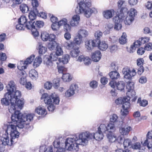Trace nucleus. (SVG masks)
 <instances>
[{"instance_id":"62","label":"nucleus","mask_w":152,"mask_h":152,"mask_svg":"<svg viewBox=\"0 0 152 152\" xmlns=\"http://www.w3.org/2000/svg\"><path fill=\"white\" fill-rule=\"evenodd\" d=\"M89 85L91 88H95L97 87L98 83L96 81L94 80L90 83Z\"/></svg>"},{"instance_id":"30","label":"nucleus","mask_w":152,"mask_h":152,"mask_svg":"<svg viewBox=\"0 0 152 152\" xmlns=\"http://www.w3.org/2000/svg\"><path fill=\"white\" fill-rule=\"evenodd\" d=\"M109 75L112 80H117L120 77V74L116 70L111 71L109 73Z\"/></svg>"},{"instance_id":"35","label":"nucleus","mask_w":152,"mask_h":152,"mask_svg":"<svg viewBox=\"0 0 152 152\" xmlns=\"http://www.w3.org/2000/svg\"><path fill=\"white\" fill-rule=\"evenodd\" d=\"M27 65H26V64L24 63V61H21L17 65V68L18 69V72L25 71L24 69H26L27 67Z\"/></svg>"},{"instance_id":"10","label":"nucleus","mask_w":152,"mask_h":152,"mask_svg":"<svg viewBox=\"0 0 152 152\" xmlns=\"http://www.w3.org/2000/svg\"><path fill=\"white\" fill-rule=\"evenodd\" d=\"M41 37L42 40L45 41H47L48 40L49 41L48 43H53L55 41L56 36L53 34H49L46 32H43L41 34Z\"/></svg>"},{"instance_id":"50","label":"nucleus","mask_w":152,"mask_h":152,"mask_svg":"<svg viewBox=\"0 0 152 152\" xmlns=\"http://www.w3.org/2000/svg\"><path fill=\"white\" fill-rule=\"evenodd\" d=\"M55 142H54V146L55 148H58L56 152H64V148H59L60 147V142L59 141L57 142L56 144H55Z\"/></svg>"},{"instance_id":"27","label":"nucleus","mask_w":152,"mask_h":152,"mask_svg":"<svg viewBox=\"0 0 152 152\" xmlns=\"http://www.w3.org/2000/svg\"><path fill=\"white\" fill-rule=\"evenodd\" d=\"M26 28L28 29H30L31 30L32 34L34 37L36 38L39 35L38 31H37L36 28H35L31 26V25L26 24Z\"/></svg>"},{"instance_id":"57","label":"nucleus","mask_w":152,"mask_h":152,"mask_svg":"<svg viewBox=\"0 0 152 152\" xmlns=\"http://www.w3.org/2000/svg\"><path fill=\"white\" fill-rule=\"evenodd\" d=\"M141 145L139 142H136L132 145V147L134 149H140Z\"/></svg>"},{"instance_id":"51","label":"nucleus","mask_w":152,"mask_h":152,"mask_svg":"<svg viewBox=\"0 0 152 152\" xmlns=\"http://www.w3.org/2000/svg\"><path fill=\"white\" fill-rule=\"evenodd\" d=\"M127 94L129 95L130 97H134V101H135L137 99V97L135 96L136 95V92L134 90V89L131 90L129 92H127Z\"/></svg>"},{"instance_id":"31","label":"nucleus","mask_w":152,"mask_h":152,"mask_svg":"<svg viewBox=\"0 0 152 152\" xmlns=\"http://www.w3.org/2000/svg\"><path fill=\"white\" fill-rule=\"evenodd\" d=\"M132 130V128L130 126H128L126 128L121 127L119 128V132L121 134L124 136L127 135Z\"/></svg>"},{"instance_id":"6","label":"nucleus","mask_w":152,"mask_h":152,"mask_svg":"<svg viewBox=\"0 0 152 152\" xmlns=\"http://www.w3.org/2000/svg\"><path fill=\"white\" fill-rule=\"evenodd\" d=\"M31 4L33 9L29 13L28 17L30 20L29 21L32 22L36 19L37 15H38V10L37 8L39 6V3L37 0H32Z\"/></svg>"},{"instance_id":"16","label":"nucleus","mask_w":152,"mask_h":152,"mask_svg":"<svg viewBox=\"0 0 152 152\" xmlns=\"http://www.w3.org/2000/svg\"><path fill=\"white\" fill-rule=\"evenodd\" d=\"M124 17H122L118 14L114 17L113 18V21L115 23L114 28L117 30H118L121 29L122 28L121 22Z\"/></svg>"},{"instance_id":"3","label":"nucleus","mask_w":152,"mask_h":152,"mask_svg":"<svg viewBox=\"0 0 152 152\" xmlns=\"http://www.w3.org/2000/svg\"><path fill=\"white\" fill-rule=\"evenodd\" d=\"M92 136V134L86 132L80 134L79 138L76 135L73 136L72 137L68 138L65 142V148L69 151H77L79 150L77 141L80 140L83 143L86 144L88 143V140L92 139V138L93 137Z\"/></svg>"},{"instance_id":"61","label":"nucleus","mask_w":152,"mask_h":152,"mask_svg":"<svg viewBox=\"0 0 152 152\" xmlns=\"http://www.w3.org/2000/svg\"><path fill=\"white\" fill-rule=\"evenodd\" d=\"M118 116L115 114H113L111 115L110 117V121L113 123L117 121Z\"/></svg>"},{"instance_id":"58","label":"nucleus","mask_w":152,"mask_h":152,"mask_svg":"<svg viewBox=\"0 0 152 152\" xmlns=\"http://www.w3.org/2000/svg\"><path fill=\"white\" fill-rule=\"evenodd\" d=\"M144 47L145 50L147 51L152 50V43L149 42L147 43L145 45Z\"/></svg>"},{"instance_id":"32","label":"nucleus","mask_w":152,"mask_h":152,"mask_svg":"<svg viewBox=\"0 0 152 152\" xmlns=\"http://www.w3.org/2000/svg\"><path fill=\"white\" fill-rule=\"evenodd\" d=\"M27 24L31 25V26L35 28L37 27L40 28L42 27L44 25V23L41 21H37L35 23L34 21H28Z\"/></svg>"},{"instance_id":"64","label":"nucleus","mask_w":152,"mask_h":152,"mask_svg":"<svg viewBox=\"0 0 152 152\" xmlns=\"http://www.w3.org/2000/svg\"><path fill=\"white\" fill-rule=\"evenodd\" d=\"M91 59L88 57H85L84 59V63L86 65H88L91 63Z\"/></svg>"},{"instance_id":"36","label":"nucleus","mask_w":152,"mask_h":152,"mask_svg":"<svg viewBox=\"0 0 152 152\" xmlns=\"http://www.w3.org/2000/svg\"><path fill=\"white\" fill-rule=\"evenodd\" d=\"M36 112L39 115H45L47 114L46 110L40 106H39L35 110Z\"/></svg>"},{"instance_id":"37","label":"nucleus","mask_w":152,"mask_h":152,"mask_svg":"<svg viewBox=\"0 0 152 152\" xmlns=\"http://www.w3.org/2000/svg\"><path fill=\"white\" fill-rule=\"evenodd\" d=\"M19 9L23 13H27L29 11V8L28 6L25 4H20L19 6Z\"/></svg>"},{"instance_id":"45","label":"nucleus","mask_w":152,"mask_h":152,"mask_svg":"<svg viewBox=\"0 0 152 152\" xmlns=\"http://www.w3.org/2000/svg\"><path fill=\"white\" fill-rule=\"evenodd\" d=\"M42 61V58L38 56L36 57L35 58L34 61V66L37 67L39 66V65L41 64Z\"/></svg>"},{"instance_id":"55","label":"nucleus","mask_w":152,"mask_h":152,"mask_svg":"<svg viewBox=\"0 0 152 152\" xmlns=\"http://www.w3.org/2000/svg\"><path fill=\"white\" fill-rule=\"evenodd\" d=\"M53 86V84L50 82L47 81L44 85V88L47 90L50 89Z\"/></svg>"},{"instance_id":"47","label":"nucleus","mask_w":152,"mask_h":152,"mask_svg":"<svg viewBox=\"0 0 152 152\" xmlns=\"http://www.w3.org/2000/svg\"><path fill=\"white\" fill-rule=\"evenodd\" d=\"M137 102L139 103L140 106L145 107L148 104V101L145 99L141 100V98H138L137 100Z\"/></svg>"},{"instance_id":"56","label":"nucleus","mask_w":152,"mask_h":152,"mask_svg":"<svg viewBox=\"0 0 152 152\" xmlns=\"http://www.w3.org/2000/svg\"><path fill=\"white\" fill-rule=\"evenodd\" d=\"M144 61V60L142 58H138L137 60V65L139 67L143 66V64Z\"/></svg>"},{"instance_id":"38","label":"nucleus","mask_w":152,"mask_h":152,"mask_svg":"<svg viewBox=\"0 0 152 152\" xmlns=\"http://www.w3.org/2000/svg\"><path fill=\"white\" fill-rule=\"evenodd\" d=\"M70 58L69 55L66 54L62 56V58H59L58 61L60 62H61L64 64H66L68 63Z\"/></svg>"},{"instance_id":"17","label":"nucleus","mask_w":152,"mask_h":152,"mask_svg":"<svg viewBox=\"0 0 152 152\" xmlns=\"http://www.w3.org/2000/svg\"><path fill=\"white\" fill-rule=\"evenodd\" d=\"M56 54H53V53L50 54L49 58L46 59L45 63L47 66L49 68L52 69L53 68V64L52 61H54L57 60L58 56Z\"/></svg>"},{"instance_id":"9","label":"nucleus","mask_w":152,"mask_h":152,"mask_svg":"<svg viewBox=\"0 0 152 152\" xmlns=\"http://www.w3.org/2000/svg\"><path fill=\"white\" fill-rule=\"evenodd\" d=\"M124 77L126 79L131 80L132 77L135 76L137 72L134 69H132L128 67H125L123 70Z\"/></svg>"},{"instance_id":"5","label":"nucleus","mask_w":152,"mask_h":152,"mask_svg":"<svg viewBox=\"0 0 152 152\" xmlns=\"http://www.w3.org/2000/svg\"><path fill=\"white\" fill-rule=\"evenodd\" d=\"M79 5V7H77L75 10L76 13L80 14L84 13L86 17L89 18L93 12V10L89 8L91 5V3L86 0L84 2L80 1Z\"/></svg>"},{"instance_id":"29","label":"nucleus","mask_w":152,"mask_h":152,"mask_svg":"<svg viewBox=\"0 0 152 152\" xmlns=\"http://www.w3.org/2000/svg\"><path fill=\"white\" fill-rule=\"evenodd\" d=\"M80 20V16L77 15H74L71 20L70 24L72 26H75L77 25Z\"/></svg>"},{"instance_id":"28","label":"nucleus","mask_w":152,"mask_h":152,"mask_svg":"<svg viewBox=\"0 0 152 152\" xmlns=\"http://www.w3.org/2000/svg\"><path fill=\"white\" fill-rule=\"evenodd\" d=\"M92 135L93 136L92 139H95L96 140L100 141L104 137V135L103 133L101 132V131L98 130V131L95 133H91Z\"/></svg>"},{"instance_id":"44","label":"nucleus","mask_w":152,"mask_h":152,"mask_svg":"<svg viewBox=\"0 0 152 152\" xmlns=\"http://www.w3.org/2000/svg\"><path fill=\"white\" fill-rule=\"evenodd\" d=\"M126 35L125 33H123L122 35L119 39V42L121 44H124L127 41Z\"/></svg>"},{"instance_id":"34","label":"nucleus","mask_w":152,"mask_h":152,"mask_svg":"<svg viewBox=\"0 0 152 152\" xmlns=\"http://www.w3.org/2000/svg\"><path fill=\"white\" fill-rule=\"evenodd\" d=\"M8 94V92H7L5 94V98L2 99L1 100V102L3 105L7 106L10 104V99L9 96Z\"/></svg>"},{"instance_id":"40","label":"nucleus","mask_w":152,"mask_h":152,"mask_svg":"<svg viewBox=\"0 0 152 152\" xmlns=\"http://www.w3.org/2000/svg\"><path fill=\"white\" fill-rule=\"evenodd\" d=\"M77 35L80 37H81L82 38L83 37H86L88 35V32L85 30L80 29L78 31Z\"/></svg>"},{"instance_id":"4","label":"nucleus","mask_w":152,"mask_h":152,"mask_svg":"<svg viewBox=\"0 0 152 152\" xmlns=\"http://www.w3.org/2000/svg\"><path fill=\"white\" fill-rule=\"evenodd\" d=\"M41 99L43 100L44 103L49 105L48 109L49 111H53L55 109L54 104H58L60 102L59 98L55 94L49 95L47 93L43 94Z\"/></svg>"},{"instance_id":"41","label":"nucleus","mask_w":152,"mask_h":152,"mask_svg":"<svg viewBox=\"0 0 152 152\" xmlns=\"http://www.w3.org/2000/svg\"><path fill=\"white\" fill-rule=\"evenodd\" d=\"M103 35V33L101 31L98 30L95 32L94 36L95 38L94 40H96L97 42H100V39L102 37Z\"/></svg>"},{"instance_id":"7","label":"nucleus","mask_w":152,"mask_h":152,"mask_svg":"<svg viewBox=\"0 0 152 152\" xmlns=\"http://www.w3.org/2000/svg\"><path fill=\"white\" fill-rule=\"evenodd\" d=\"M150 40V38L147 37H141L137 41H135L133 45L131 46L130 52H133L134 48L139 47L142 45L146 44Z\"/></svg>"},{"instance_id":"19","label":"nucleus","mask_w":152,"mask_h":152,"mask_svg":"<svg viewBox=\"0 0 152 152\" xmlns=\"http://www.w3.org/2000/svg\"><path fill=\"white\" fill-rule=\"evenodd\" d=\"M83 42L82 38L81 37L78 35L76 36L74 38L73 41L71 40L69 42H66V45H70L69 46L72 47V45L79 46Z\"/></svg>"},{"instance_id":"20","label":"nucleus","mask_w":152,"mask_h":152,"mask_svg":"<svg viewBox=\"0 0 152 152\" xmlns=\"http://www.w3.org/2000/svg\"><path fill=\"white\" fill-rule=\"evenodd\" d=\"M98 43L96 40L90 39L87 40L85 42V46L87 50L91 51L94 47L97 46Z\"/></svg>"},{"instance_id":"48","label":"nucleus","mask_w":152,"mask_h":152,"mask_svg":"<svg viewBox=\"0 0 152 152\" xmlns=\"http://www.w3.org/2000/svg\"><path fill=\"white\" fill-rule=\"evenodd\" d=\"M35 55H31L29 57L27 58L24 61L26 65H28L31 64L34 60L35 58Z\"/></svg>"},{"instance_id":"46","label":"nucleus","mask_w":152,"mask_h":152,"mask_svg":"<svg viewBox=\"0 0 152 152\" xmlns=\"http://www.w3.org/2000/svg\"><path fill=\"white\" fill-rule=\"evenodd\" d=\"M134 82L129 81L127 83L126 86V89L127 92H129L132 90L134 88Z\"/></svg>"},{"instance_id":"49","label":"nucleus","mask_w":152,"mask_h":152,"mask_svg":"<svg viewBox=\"0 0 152 152\" xmlns=\"http://www.w3.org/2000/svg\"><path fill=\"white\" fill-rule=\"evenodd\" d=\"M35 55H31L29 57L27 58L24 61L26 65H28L31 64L34 60L35 58Z\"/></svg>"},{"instance_id":"2","label":"nucleus","mask_w":152,"mask_h":152,"mask_svg":"<svg viewBox=\"0 0 152 152\" xmlns=\"http://www.w3.org/2000/svg\"><path fill=\"white\" fill-rule=\"evenodd\" d=\"M7 88L11 103L9 112L13 113L17 110H21L24 105V100L19 99L21 96V92L16 90V85L13 81L11 80L9 83Z\"/></svg>"},{"instance_id":"18","label":"nucleus","mask_w":152,"mask_h":152,"mask_svg":"<svg viewBox=\"0 0 152 152\" xmlns=\"http://www.w3.org/2000/svg\"><path fill=\"white\" fill-rule=\"evenodd\" d=\"M146 140L142 143L143 146H146L148 149L152 148V131H149L146 135Z\"/></svg>"},{"instance_id":"53","label":"nucleus","mask_w":152,"mask_h":152,"mask_svg":"<svg viewBox=\"0 0 152 152\" xmlns=\"http://www.w3.org/2000/svg\"><path fill=\"white\" fill-rule=\"evenodd\" d=\"M48 16L50 18V20L53 23H58V20L57 17L50 14H48Z\"/></svg>"},{"instance_id":"63","label":"nucleus","mask_w":152,"mask_h":152,"mask_svg":"<svg viewBox=\"0 0 152 152\" xmlns=\"http://www.w3.org/2000/svg\"><path fill=\"white\" fill-rule=\"evenodd\" d=\"M145 50L144 48L141 47L138 48L137 50V54L139 55H143L145 52Z\"/></svg>"},{"instance_id":"24","label":"nucleus","mask_w":152,"mask_h":152,"mask_svg":"<svg viewBox=\"0 0 152 152\" xmlns=\"http://www.w3.org/2000/svg\"><path fill=\"white\" fill-rule=\"evenodd\" d=\"M112 132H110V134H108L107 135L109 141L111 142L117 141L118 142L120 143L121 141L122 140V137L120 136L117 137L116 136L113 134Z\"/></svg>"},{"instance_id":"59","label":"nucleus","mask_w":152,"mask_h":152,"mask_svg":"<svg viewBox=\"0 0 152 152\" xmlns=\"http://www.w3.org/2000/svg\"><path fill=\"white\" fill-rule=\"evenodd\" d=\"M58 71L59 73H62L63 75L66 72L67 69L64 66H60L58 68Z\"/></svg>"},{"instance_id":"43","label":"nucleus","mask_w":152,"mask_h":152,"mask_svg":"<svg viewBox=\"0 0 152 152\" xmlns=\"http://www.w3.org/2000/svg\"><path fill=\"white\" fill-rule=\"evenodd\" d=\"M47 48L43 46L41 44H39L38 47L39 53L40 56L44 54L47 51Z\"/></svg>"},{"instance_id":"12","label":"nucleus","mask_w":152,"mask_h":152,"mask_svg":"<svg viewBox=\"0 0 152 152\" xmlns=\"http://www.w3.org/2000/svg\"><path fill=\"white\" fill-rule=\"evenodd\" d=\"M110 130L109 132H113L115 130V127L114 124L110 123L106 126L104 124H101L98 128L99 131H101V132L105 133L107 131H108Z\"/></svg>"},{"instance_id":"14","label":"nucleus","mask_w":152,"mask_h":152,"mask_svg":"<svg viewBox=\"0 0 152 152\" xmlns=\"http://www.w3.org/2000/svg\"><path fill=\"white\" fill-rule=\"evenodd\" d=\"M109 84L113 88H114L116 87L118 90L121 91L124 89L125 86V83L123 81H118L117 83L114 80H111Z\"/></svg>"},{"instance_id":"21","label":"nucleus","mask_w":152,"mask_h":152,"mask_svg":"<svg viewBox=\"0 0 152 152\" xmlns=\"http://www.w3.org/2000/svg\"><path fill=\"white\" fill-rule=\"evenodd\" d=\"M128 100L124 101L122 104L123 110H121V114L123 116H126L129 113V109L130 107V104L128 101Z\"/></svg>"},{"instance_id":"54","label":"nucleus","mask_w":152,"mask_h":152,"mask_svg":"<svg viewBox=\"0 0 152 152\" xmlns=\"http://www.w3.org/2000/svg\"><path fill=\"white\" fill-rule=\"evenodd\" d=\"M132 142L131 140L128 139H124L123 142V145L125 148L128 147L129 146L131 145Z\"/></svg>"},{"instance_id":"1","label":"nucleus","mask_w":152,"mask_h":152,"mask_svg":"<svg viewBox=\"0 0 152 152\" xmlns=\"http://www.w3.org/2000/svg\"><path fill=\"white\" fill-rule=\"evenodd\" d=\"M20 110H17L14 111V113L12 115L11 121L10 124L7 126V129L11 128L10 135L12 137L10 142L8 134L6 132L1 138L2 144L5 145L11 146L14 143L13 140L15 138H18L19 133L17 130L16 127L23 128L25 122H30L33 119L34 115L33 113H28L27 115H23Z\"/></svg>"},{"instance_id":"26","label":"nucleus","mask_w":152,"mask_h":152,"mask_svg":"<svg viewBox=\"0 0 152 152\" xmlns=\"http://www.w3.org/2000/svg\"><path fill=\"white\" fill-rule=\"evenodd\" d=\"M101 56L100 51L98 50L92 53L91 58L94 61L97 62L100 60Z\"/></svg>"},{"instance_id":"60","label":"nucleus","mask_w":152,"mask_h":152,"mask_svg":"<svg viewBox=\"0 0 152 152\" xmlns=\"http://www.w3.org/2000/svg\"><path fill=\"white\" fill-rule=\"evenodd\" d=\"M67 20L66 18H64L60 20L59 21H58L57 23L59 26L60 27L63 25L64 26L66 23H67Z\"/></svg>"},{"instance_id":"33","label":"nucleus","mask_w":152,"mask_h":152,"mask_svg":"<svg viewBox=\"0 0 152 152\" xmlns=\"http://www.w3.org/2000/svg\"><path fill=\"white\" fill-rule=\"evenodd\" d=\"M97 46L101 50L104 51L108 48V44L104 41L98 42Z\"/></svg>"},{"instance_id":"22","label":"nucleus","mask_w":152,"mask_h":152,"mask_svg":"<svg viewBox=\"0 0 152 152\" xmlns=\"http://www.w3.org/2000/svg\"><path fill=\"white\" fill-rule=\"evenodd\" d=\"M78 88V87L76 84H72L69 88L65 93V96L67 97H70L73 95L75 91Z\"/></svg>"},{"instance_id":"23","label":"nucleus","mask_w":152,"mask_h":152,"mask_svg":"<svg viewBox=\"0 0 152 152\" xmlns=\"http://www.w3.org/2000/svg\"><path fill=\"white\" fill-rule=\"evenodd\" d=\"M17 76L20 78V83L22 85H24L26 82L27 74L25 71L17 72Z\"/></svg>"},{"instance_id":"42","label":"nucleus","mask_w":152,"mask_h":152,"mask_svg":"<svg viewBox=\"0 0 152 152\" xmlns=\"http://www.w3.org/2000/svg\"><path fill=\"white\" fill-rule=\"evenodd\" d=\"M62 78L63 81L65 82H69L72 79L71 76L70 74L68 73L63 74Z\"/></svg>"},{"instance_id":"13","label":"nucleus","mask_w":152,"mask_h":152,"mask_svg":"<svg viewBox=\"0 0 152 152\" xmlns=\"http://www.w3.org/2000/svg\"><path fill=\"white\" fill-rule=\"evenodd\" d=\"M129 17L125 18L124 22L126 24L130 25L134 20V17L137 15V12L134 8H131L129 12Z\"/></svg>"},{"instance_id":"15","label":"nucleus","mask_w":152,"mask_h":152,"mask_svg":"<svg viewBox=\"0 0 152 152\" xmlns=\"http://www.w3.org/2000/svg\"><path fill=\"white\" fill-rule=\"evenodd\" d=\"M66 45L68 49L71 50L70 53V54L72 57H76L79 55L80 53L79 46L72 45V47H71V46H69L70 45L66 44Z\"/></svg>"},{"instance_id":"11","label":"nucleus","mask_w":152,"mask_h":152,"mask_svg":"<svg viewBox=\"0 0 152 152\" xmlns=\"http://www.w3.org/2000/svg\"><path fill=\"white\" fill-rule=\"evenodd\" d=\"M27 21V19L26 16H21L18 19V24L16 25V29L20 30H24L26 27V24L28 23Z\"/></svg>"},{"instance_id":"8","label":"nucleus","mask_w":152,"mask_h":152,"mask_svg":"<svg viewBox=\"0 0 152 152\" xmlns=\"http://www.w3.org/2000/svg\"><path fill=\"white\" fill-rule=\"evenodd\" d=\"M48 49L50 50H53L56 48L55 53L57 56H61L63 54V52L62 49L60 45V44L57 43L56 41L53 43H48Z\"/></svg>"},{"instance_id":"39","label":"nucleus","mask_w":152,"mask_h":152,"mask_svg":"<svg viewBox=\"0 0 152 152\" xmlns=\"http://www.w3.org/2000/svg\"><path fill=\"white\" fill-rule=\"evenodd\" d=\"M29 77L33 80H36L38 77L37 72L34 69H31L29 72Z\"/></svg>"},{"instance_id":"52","label":"nucleus","mask_w":152,"mask_h":152,"mask_svg":"<svg viewBox=\"0 0 152 152\" xmlns=\"http://www.w3.org/2000/svg\"><path fill=\"white\" fill-rule=\"evenodd\" d=\"M126 100H127L126 97L118 98L115 100V102L117 104H123Z\"/></svg>"},{"instance_id":"25","label":"nucleus","mask_w":152,"mask_h":152,"mask_svg":"<svg viewBox=\"0 0 152 152\" xmlns=\"http://www.w3.org/2000/svg\"><path fill=\"white\" fill-rule=\"evenodd\" d=\"M115 11L114 9H111L104 11L102 14L103 17L106 19H109L113 17Z\"/></svg>"}]
</instances>
